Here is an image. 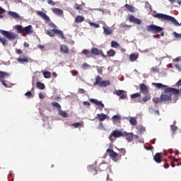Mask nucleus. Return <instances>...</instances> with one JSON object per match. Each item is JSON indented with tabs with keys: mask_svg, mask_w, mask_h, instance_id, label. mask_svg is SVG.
Listing matches in <instances>:
<instances>
[{
	"mask_svg": "<svg viewBox=\"0 0 181 181\" xmlns=\"http://www.w3.org/2000/svg\"><path fill=\"white\" fill-rule=\"evenodd\" d=\"M156 88L164 90V92L160 95V101L165 104H170L172 103V95L177 97L180 94V90L175 88H170L168 86L163 85L160 83H153Z\"/></svg>",
	"mask_w": 181,
	"mask_h": 181,
	"instance_id": "f257e3e1",
	"label": "nucleus"
},
{
	"mask_svg": "<svg viewBox=\"0 0 181 181\" xmlns=\"http://www.w3.org/2000/svg\"><path fill=\"white\" fill-rule=\"evenodd\" d=\"M153 17L157 18V19H160V21H168V22H172V23H173L175 26H180V24L179 23V22H177V21H176V18H175V17L159 13L153 15Z\"/></svg>",
	"mask_w": 181,
	"mask_h": 181,
	"instance_id": "f03ea898",
	"label": "nucleus"
},
{
	"mask_svg": "<svg viewBox=\"0 0 181 181\" xmlns=\"http://www.w3.org/2000/svg\"><path fill=\"white\" fill-rule=\"evenodd\" d=\"M47 35H48V36H49L50 37H54V35H58V36L61 37V39H66V37H64V34H63V32L56 28L47 30Z\"/></svg>",
	"mask_w": 181,
	"mask_h": 181,
	"instance_id": "7ed1b4c3",
	"label": "nucleus"
},
{
	"mask_svg": "<svg viewBox=\"0 0 181 181\" xmlns=\"http://www.w3.org/2000/svg\"><path fill=\"white\" fill-rule=\"evenodd\" d=\"M146 30L147 32H150L151 33H159L163 30V28L160 26L152 24L147 25Z\"/></svg>",
	"mask_w": 181,
	"mask_h": 181,
	"instance_id": "20e7f679",
	"label": "nucleus"
},
{
	"mask_svg": "<svg viewBox=\"0 0 181 181\" xmlns=\"http://www.w3.org/2000/svg\"><path fill=\"white\" fill-rule=\"evenodd\" d=\"M0 33L4 36V37H6L8 40H15L16 37H18V35L15 34L14 33L6 31L4 30H0Z\"/></svg>",
	"mask_w": 181,
	"mask_h": 181,
	"instance_id": "39448f33",
	"label": "nucleus"
},
{
	"mask_svg": "<svg viewBox=\"0 0 181 181\" xmlns=\"http://www.w3.org/2000/svg\"><path fill=\"white\" fill-rule=\"evenodd\" d=\"M124 132L121 130H114L110 135L109 136L110 141H114V138H121V136L124 137Z\"/></svg>",
	"mask_w": 181,
	"mask_h": 181,
	"instance_id": "423d86ee",
	"label": "nucleus"
},
{
	"mask_svg": "<svg viewBox=\"0 0 181 181\" xmlns=\"http://www.w3.org/2000/svg\"><path fill=\"white\" fill-rule=\"evenodd\" d=\"M114 94L119 97V100H127L128 95L127 91L122 90H117L114 92Z\"/></svg>",
	"mask_w": 181,
	"mask_h": 181,
	"instance_id": "0eeeda50",
	"label": "nucleus"
},
{
	"mask_svg": "<svg viewBox=\"0 0 181 181\" xmlns=\"http://www.w3.org/2000/svg\"><path fill=\"white\" fill-rule=\"evenodd\" d=\"M89 101L92 103V104H95V105L98 107V109L100 110V111H103V110H104L105 105L103 103V101H98V100L93 99V98H90Z\"/></svg>",
	"mask_w": 181,
	"mask_h": 181,
	"instance_id": "6e6552de",
	"label": "nucleus"
},
{
	"mask_svg": "<svg viewBox=\"0 0 181 181\" xmlns=\"http://www.w3.org/2000/svg\"><path fill=\"white\" fill-rule=\"evenodd\" d=\"M17 62L21 64H25V63H29V58L26 55L22 54L17 58Z\"/></svg>",
	"mask_w": 181,
	"mask_h": 181,
	"instance_id": "1a4fd4ad",
	"label": "nucleus"
},
{
	"mask_svg": "<svg viewBox=\"0 0 181 181\" xmlns=\"http://www.w3.org/2000/svg\"><path fill=\"white\" fill-rule=\"evenodd\" d=\"M129 21L130 23H134L135 25H141V19L135 18L134 15L129 16Z\"/></svg>",
	"mask_w": 181,
	"mask_h": 181,
	"instance_id": "9d476101",
	"label": "nucleus"
},
{
	"mask_svg": "<svg viewBox=\"0 0 181 181\" xmlns=\"http://www.w3.org/2000/svg\"><path fill=\"white\" fill-rule=\"evenodd\" d=\"M6 76H9V74L0 71V81L2 83L4 87H8V83L4 81V78H5Z\"/></svg>",
	"mask_w": 181,
	"mask_h": 181,
	"instance_id": "9b49d317",
	"label": "nucleus"
},
{
	"mask_svg": "<svg viewBox=\"0 0 181 181\" xmlns=\"http://www.w3.org/2000/svg\"><path fill=\"white\" fill-rule=\"evenodd\" d=\"M33 33V28H32L31 25H29L24 28V33L23 36H26L27 35H32Z\"/></svg>",
	"mask_w": 181,
	"mask_h": 181,
	"instance_id": "f8f14e48",
	"label": "nucleus"
},
{
	"mask_svg": "<svg viewBox=\"0 0 181 181\" xmlns=\"http://www.w3.org/2000/svg\"><path fill=\"white\" fill-rule=\"evenodd\" d=\"M106 153L110 156L113 160L118 156V153H117L114 150L107 148L106 151Z\"/></svg>",
	"mask_w": 181,
	"mask_h": 181,
	"instance_id": "ddd939ff",
	"label": "nucleus"
},
{
	"mask_svg": "<svg viewBox=\"0 0 181 181\" xmlns=\"http://www.w3.org/2000/svg\"><path fill=\"white\" fill-rule=\"evenodd\" d=\"M37 15H39V16H41V18H42V19H44L45 22H50V18L47 16L46 13L43 11H38Z\"/></svg>",
	"mask_w": 181,
	"mask_h": 181,
	"instance_id": "4468645a",
	"label": "nucleus"
},
{
	"mask_svg": "<svg viewBox=\"0 0 181 181\" xmlns=\"http://www.w3.org/2000/svg\"><path fill=\"white\" fill-rule=\"evenodd\" d=\"M162 159H163L162 153H156L153 157V160L156 163H160L162 162Z\"/></svg>",
	"mask_w": 181,
	"mask_h": 181,
	"instance_id": "2eb2a0df",
	"label": "nucleus"
},
{
	"mask_svg": "<svg viewBox=\"0 0 181 181\" xmlns=\"http://www.w3.org/2000/svg\"><path fill=\"white\" fill-rule=\"evenodd\" d=\"M124 136L126 137L127 141H128L129 142H132L133 139H134V134L132 133H128L127 132H124Z\"/></svg>",
	"mask_w": 181,
	"mask_h": 181,
	"instance_id": "dca6fc26",
	"label": "nucleus"
},
{
	"mask_svg": "<svg viewBox=\"0 0 181 181\" xmlns=\"http://www.w3.org/2000/svg\"><path fill=\"white\" fill-rule=\"evenodd\" d=\"M97 117L98 118V120L100 121V122H103L105 119H110V117H108V115H107L104 113L98 114Z\"/></svg>",
	"mask_w": 181,
	"mask_h": 181,
	"instance_id": "f3484780",
	"label": "nucleus"
},
{
	"mask_svg": "<svg viewBox=\"0 0 181 181\" xmlns=\"http://www.w3.org/2000/svg\"><path fill=\"white\" fill-rule=\"evenodd\" d=\"M103 33L106 35V36H108V35H112V29L110 27H103Z\"/></svg>",
	"mask_w": 181,
	"mask_h": 181,
	"instance_id": "a211bd4d",
	"label": "nucleus"
},
{
	"mask_svg": "<svg viewBox=\"0 0 181 181\" xmlns=\"http://www.w3.org/2000/svg\"><path fill=\"white\" fill-rule=\"evenodd\" d=\"M59 50L61 53H64L65 54L69 53V47L66 45H61Z\"/></svg>",
	"mask_w": 181,
	"mask_h": 181,
	"instance_id": "6ab92c4d",
	"label": "nucleus"
},
{
	"mask_svg": "<svg viewBox=\"0 0 181 181\" xmlns=\"http://www.w3.org/2000/svg\"><path fill=\"white\" fill-rule=\"evenodd\" d=\"M140 91L143 94H146L148 93V86L145 83H141L140 85Z\"/></svg>",
	"mask_w": 181,
	"mask_h": 181,
	"instance_id": "aec40b11",
	"label": "nucleus"
},
{
	"mask_svg": "<svg viewBox=\"0 0 181 181\" xmlns=\"http://www.w3.org/2000/svg\"><path fill=\"white\" fill-rule=\"evenodd\" d=\"M139 57V55L138 54V53H132L129 56V60L132 62H136Z\"/></svg>",
	"mask_w": 181,
	"mask_h": 181,
	"instance_id": "412c9836",
	"label": "nucleus"
},
{
	"mask_svg": "<svg viewBox=\"0 0 181 181\" xmlns=\"http://www.w3.org/2000/svg\"><path fill=\"white\" fill-rule=\"evenodd\" d=\"M83 54H85L88 59H90V57H93V52L92 51H90L88 49H83L82 51Z\"/></svg>",
	"mask_w": 181,
	"mask_h": 181,
	"instance_id": "4be33fe9",
	"label": "nucleus"
},
{
	"mask_svg": "<svg viewBox=\"0 0 181 181\" xmlns=\"http://www.w3.org/2000/svg\"><path fill=\"white\" fill-rule=\"evenodd\" d=\"M8 15L10 16H11V18H13V19H19L21 18V16H19V14H18V13L16 12H13V11H8Z\"/></svg>",
	"mask_w": 181,
	"mask_h": 181,
	"instance_id": "5701e85b",
	"label": "nucleus"
},
{
	"mask_svg": "<svg viewBox=\"0 0 181 181\" xmlns=\"http://www.w3.org/2000/svg\"><path fill=\"white\" fill-rule=\"evenodd\" d=\"M92 56H100V53H101V49H99L98 48H92Z\"/></svg>",
	"mask_w": 181,
	"mask_h": 181,
	"instance_id": "b1692460",
	"label": "nucleus"
},
{
	"mask_svg": "<svg viewBox=\"0 0 181 181\" xmlns=\"http://www.w3.org/2000/svg\"><path fill=\"white\" fill-rule=\"evenodd\" d=\"M102 81H103V78H101V76H97L96 78H95V81L93 83V86H100Z\"/></svg>",
	"mask_w": 181,
	"mask_h": 181,
	"instance_id": "393cba45",
	"label": "nucleus"
},
{
	"mask_svg": "<svg viewBox=\"0 0 181 181\" xmlns=\"http://www.w3.org/2000/svg\"><path fill=\"white\" fill-rule=\"evenodd\" d=\"M124 8H126V9H127L128 11H129V12H135V7H134V6L129 5L128 4H126L124 5Z\"/></svg>",
	"mask_w": 181,
	"mask_h": 181,
	"instance_id": "a878e982",
	"label": "nucleus"
},
{
	"mask_svg": "<svg viewBox=\"0 0 181 181\" xmlns=\"http://www.w3.org/2000/svg\"><path fill=\"white\" fill-rule=\"evenodd\" d=\"M84 17L83 16H77L75 18V22L76 23H81V22H84Z\"/></svg>",
	"mask_w": 181,
	"mask_h": 181,
	"instance_id": "bb28decb",
	"label": "nucleus"
},
{
	"mask_svg": "<svg viewBox=\"0 0 181 181\" xmlns=\"http://www.w3.org/2000/svg\"><path fill=\"white\" fill-rule=\"evenodd\" d=\"M16 29L18 31V33H24L25 28L22 27V25H16Z\"/></svg>",
	"mask_w": 181,
	"mask_h": 181,
	"instance_id": "cd10ccee",
	"label": "nucleus"
},
{
	"mask_svg": "<svg viewBox=\"0 0 181 181\" xmlns=\"http://www.w3.org/2000/svg\"><path fill=\"white\" fill-rule=\"evenodd\" d=\"M110 84H111L110 81H102L99 85V87H107V86H110Z\"/></svg>",
	"mask_w": 181,
	"mask_h": 181,
	"instance_id": "c85d7f7f",
	"label": "nucleus"
},
{
	"mask_svg": "<svg viewBox=\"0 0 181 181\" xmlns=\"http://www.w3.org/2000/svg\"><path fill=\"white\" fill-rule=\"evenodd\" d=\"M99 170H101L102 172H104V170H107V168H108V165L105 163H102L99 165Z\"/></svg>",
	"mask_w": 181,
	"mask_h": 181,
	"instance_id": "c756f323",
	"label": "nucleus"
},
{
	"mask_svg": "<svg viewBox=\"0 0 181 181\" xmlns=\"http://www.w3.org/2000/svg\"><path fill=\"white\" fill-rule=\"evenodd\" d=\"M107 54L109 57H114V56H115V52L114 49H110L107 52Z\"/></svg>",
	"mask_w": 181,
	"mask_h": 181,
	"instance_id": "7c9ffc66",
	"label": "nucleus"
},
{
	"mask_svg": "<svg viewBox=\"0 0 181 181\" xmlns=\"http://www.w3.org/2000/svg\"><path fill=\"white\" fill-rule=\"evenodd\" d=\"M52 107H54L55 108H57L58 111L62 110V106L57 102H52Z\"/></svg>",
	"mask_w": 181,
	"mask_h": 181,
	"instance_id": "2f4dec72",
	"label": "nucleus"
},
{
	"mask_svg": "<svg viewBox=\"0 0 181 181\" xmlns=\"http://www.w3.org/2000/svg\"><path fill=\"white\" fill-rule=\"evenodd\" d=\"M54 13H57V15H63V11L60 8H54L53 10Z\"/></svg>",
	"mask_w": 181,
	"mask_h": 181,
	"instance_id": "473e14b6",
	"label": "nucleus"
},
{
	"mask_svg": "<svg viewBox=\"0 0 181 181\" xmlns=\"http://www.w3.org/2000/svg\"><path fill=\"white\" fill-rule=\"evenodd\" d=\"M129 121L131 125L135 126L137 124L136 119L135 117H130Z\"/></svg>",
	"mask_w": 181,
	"mask_h": 181,
	"instance_id": "72a5a7b5",
	"label": "nucleus"
},
{
	"mask_svg": "<svg viewBox=\"0 0 181 181\" xmlns=\"http://www.w3.org/2000/svg\"><path fill=\"white\" fill-rule=\"evenodd\" d=\"M119 44L117 42V41H112L111 42V47H115V49H118L119 47Z\"/></svg>",
	"mask_w": 181,
	"mask_h": 181,
	"instance_id": "f704fd0d",
	"label": "nucleus"
},
{
	"mask_svg": "<svg viewBox=\"0 0 181 181\" xmlns=\"http://www.w3.org/2000/svg\"><path fill=\"white\" fill-rule=\"evenodd\" d=\"M37 87L40 90H45V85L43 84V83H41V82H37Z\"/></svg>",
	"mask_w": 181,
	"mask_h": 181,
	"instance_id": "c9c22d12",
	"label": "nucleus"
},
{
	"mask_svg": "<svg viewBox=\"0 0 181 181\" xmlns=\"http://www.w3.org/2000/svg\"><path fill=\"white\" fill-rule=\"evenodd\" d=\"M59 114L61 115V117H63L64 118H66L67 117V112L62 110V109L59 110Z\"/></svg>",
	"mask_w": 181,
	"mask_h": 181,
	"instance_id": "e433bc0d",
	"label": "nucleus"
},
{
	"mask_svg": "<svg viewBox=\"0 0 181 181\" xmlns=\"http://www.w3.org/2000/svg\"><path fill=\"white\" fill-rule=\"evenodd\" d=\"M113 122H118L121 119V117L119 115H114L112 117Z\"/></svg>",
	"mask_w": 181,
	"mask_h": 181,
	"instance_id": "4c0bfd02",
	"label": "nucleus"
},
{
	"mask_svg": "<svg viewBox=\"0 0 181 181\" xmlns=\"http://www.w3.org/2000/svg\"><path fill=\"white\" fill-rule=\"evenodd\" d=\"M0 42L2 43L4 46H6L8 45V40L5 38H2L0 37Z\"/></svg>",
	"mask_w": 181,
	"mask_h": 181,
	"instance_id": "58836bf2",
	"label": "nucleus"
},
{
	"mask_svg": "<svg viewBox=\"0 0 181 181\" xmlns=\"http://www.w3.org/2000/svg\"><path fill=\"white\" fill-rule=\"evenodd\" d=\"M153 103L155 104H159V103H162V101H160V98H153Z\"/></svg>",
	"mask_w": 181,
	"mask_h": 181,
	"instance_id": "ea45409f",
	"label": "nucleus"
},
{
	"mask_svg": "<svg viewBox=\"0 0 181 181\" xmlns=\"http://www.w3.org/2000/svg\"><path fill=\"white\" fill-rule=\"evenodd\" d=\"M43 76L45 77V78H50L51 77V74L49 71H45L43 73Z\"/></svg>",
	"mask_w": 181,
	"mask_h": 181,
	"instance_id": "a19ab883",
	"label": "nucleus"
},
{
	"mask_svg": "<svg viewBox=\"0 0 181 181\" xmlns=\"http://www.w3.org/2000/svg\"><path fill=\"white\" fill-rule=\"evenodd\" d=\"M89 25H90V26H94V28H100V24H98V23L89 22Z\"/></svg>",
	"mask_w": 181,
	"mask_h": 181,
	"instance_id": "79ce46f5",
	"label": "nucleus"
},
{
	"mask_svg": "<svg viewBox=\"0 0 181 181\" xmlns=\"http://www.w3.org/2000/svg\"><path fill=\"white\" fill-rule=\"evenodd\" d=\"M82 66L84 70H86V69H90V67H91V66L87 63H83L82 64Z\"/></svg>",
	"mask_w": 181,
	"mask_h": 181,
	"instance_id": "37998d69",
	"label": "nucleus"
},
{
	"mask_svg": "<svg viewBox=\"0 0 181 181\" xmlns=\"http://www.w3.org/2000/svg\"><path fill=\"white\" fill-rule=\"evenodd\" d=\"M74 9H76V11H83V8L80 6V4H76L75 6H74Z\"/></svg>",
	"mask_w": 181,
	"mask_h": 181,
	"instance_id": "c03bdc74",
	"label": "nucleus"
},
{
	"mask_svg": "<svg viewBox=\"0 0 181 181\" xmlns=\"http://www.w3.org/2000/svg\"><path fill=\"white\" fill-rule=\"evenodd\" d=\"M141 97V93H134L131 95V98H138Z\"/></svg>",
	"mask_w": 181,
	"mask_h": 181,
	"instance_id": "a18cd8bd",
	"label": "nucleus"
},
{
	"mask_svg": "<svg viewBox=\"0 0 181 181\" xmlns=\"http://www.w3.org/2000/svg\"><path fill=\"white\" fill-rule=\"evenodd\" d=\"M149 100H151L150 95H146V96L143 97L144 103H146V101H149Z\"/></svg>",
	"mask_w": 181,
	"mask_h": 181,
	"instance_id": "49530a36",
	"label": "nucleus"
},
{
	"mask_svg": "<svg viewBox=\"0 0 181 181\" xmlns=\"http://www.w3.org/2000/svg\"><path fill=\"white\" fill-rule=\"evenodd\" d=\"M119 151L123 156L125 155V153H127V151L125 150V148H120L119 149Z\"/></svg>",
	"mask_w": 181,
	"mask_h": 181,
	"instance_id": "de8ad7c7",
	"label": "nucleus"
},
{
	"mask_svg": "<svg viewBox=\"0 0 181 181\" xmlns=\"http://www.w3.org/2000/svg\"><path fill=\"white\" fill-rule=\"evenodd\" d=\"M72 126L74 127V128H78V127H81V123L80 122L74 123Z\"/></svg>",
	"mask_w": 181,
	"mask_h": 181,
	"instance_id": "09e8293b",
	"label": "nucleus"
},
{
	"mask_svg": "<svg viewBox=\"0 0 181 181\" xmlns=\"http://www.w3.org/2000/svg\"><path fill=\"white\" fill-rule=\"evenodd\" d=\"M47 2L49 4V5H52V6L56 5V3L52 0H47Z\"/></svg>",
	"mask_w": 181,
	"mask_h": 181,
	"instance_id": "8fccbe9b",
	"label": "nucleus"
},
{
	"mask_svg": "<svg viewBox=\"0 0 181 181\" xmlns=\"http://www.w3.org/2000/svg\"><path fill=\"white\" fill-rule=\"evenodd\" d=\"M78 93L79 94H86V90L84 89H83V88H78Z\"/></svg>",
	"mask_w": 181,
	"mask_h": 181,
	"instance_id": "3c124183",
	"label": "nucleus"
},
{
	"mask_svg": "<svg viewBox=\"0 0 181 181\" xmlns=\"http://www.w3.org/2000/svg\"><path fill=\"white\" fill-rule=\"evenodd\" d=\"M49 26H50V28H53V29H56V28H57V26L56 25V24L53 23H49Z\"/></svg>",
	"mask_w": 181,
	"mask_h": 181,
	"instance_id": "603ef678",
	"label": "nucleus"
},
{
	"mask_svg": "<svg viewBox=\"0 0 181 181\" xmlns=\"http://www.w3.org/2000/svg\"><path fill=\"white\" fill-rule=\"evenodd\" d=\"M98 129H104V124L102 122H100L98 127Z\"/></svg>",
	"mask_w": 181,
	"mask_h": 181,
	"instance_id": "864d4df0",
	"label": "nucleus"
},
{
	"mask_svg": "<svg viewBox=\"0 0 181 181\" xmlns=\"http://www.w3.org/2000/svg\"><path fill=\"white\" fill-rule=\"evenodd\" d=\"M16 53H17V54H23V51H22L21 49H16Z\"/></svg>",
	"mask_w": 181,
	"mask_h": 181,
	"instance_id": "5fc2aeb1",
	"label": "nucleus"
},
{
	"mask_svg": "<svg viewBox=\"0 0 181 181\" xmlns=\"http://www.w3.org/2000/svg\"><path fill=\"white\" fill-rule=\"evenodd\" d=\"M153 71H155L156 73H158L159 72V68L155 66V67H153L152 69Z\"/></svg>",
	"mask_w": 181,
	"mask_h": 181,
	"instance_id": "6e6d98bb",
	"label": "nucleus"
},
{
	"mask_svg": "<svg viewBox=\"0 0 181 181\" xmlns=\"http://www.w3.org/2000/svg\"><path fill=\"white\" fill-rule=\"evenodd\" d=\"M25 95H26V97H32V92L28 91L25 93Z\"/></svg>",
	"mask_w": 181,
	"mask_h": 181,
	"instance_id": "4d7b16f0",
	"label": "nucleus"
},
{
	"mask_svg": "<svg viewBox=\"0 0 181 181\" xmlns=\"http://www.w3.org/2000/svg\"><path fill=\"white\" fill-rule=\"evenodd\" d=\"M139 131H140L141 134H142V132H145V127H139Z\"/></svg>",
	"mask_w": 181,
	"mask_h": 181,
	"instance_id": "13d9d810",
	"label": "nucleus"
},
{
	"mask_svg": "<svg viewBox=\"0 0 181 181\" xmlns=\"http://www.w3.org/2000/svg\"><path fill=\"white\" fill-rule=\"evenodd\" d=\"M83 105L90 107V104L88 101L83 102Z\"/></svg>",
	"mask_w": 181,
	"mask_h": 181,
	"instance_id": "bf43d9fd",
	"label": "nucleus"
},
{
	"mask_svg": "<svg viewBox=\"0 0 181 181\" xmlns=\"http://www.w3.org/2000/svg\"><path fill=\"white\" fill-rule=\"evenodd\" d=\"M39 97L41 100H43V98H45V95H43V93H40Z\"/></svg>",
	"mask_w": 181,
	"mask_h": 181,
	"instance_id": "052dcab7",
	"label": "nucleus"
},
{
	"mask_svg": "<svg viewBox=\"0 0 181 181\" xmlns=\"http://www.w3.org/2000/svg\"><path fill=\"white\" fill-rule=\"evenodd\" d=\"M169 159H170V160H173V162H178L179 161V160H177V159H176L173 157H171V158L169 157Z\"/></svg>",
	"mask_w": 181,
	"mask_h": 181,
	"instance_id": "680f3d73",
	"label": "nucleus"
},
{
	"mask_svg": "<svg viewBox=\"0 0 181 181\" xmlns=\"http://www.w3.org/2000/svg\"><path fill=\"white\" fill-rule=\"evenodd\" d=\"M100 56H102V57H107V55L104 54V52H103V50H100Z\"/></svg>",
	"mask_w": 181,
	"mask_h": 181,
	"instance_id": "e2e57ef3",
	"label": "nucleus"
},
{
	"mask_svg": "<svg viewBox=\"0 0 181 181\" xmlns=\"http://www.w3.org/2000/svg\"><path fill=\"white\" fill-rule=\"evenodd\" d=\"M37 48L40 49L41 50L45 49V45H37Z\"/></svg>",
	"mask_w": 181,
	"mask_h": 181,
	"instance_id": "0e129e2a",
	"label": "nucleus"
},
{
	"mask_svg": "<svg viewBox=\"0 0 181 181\" xmlns=\"http://www.w3.org/2000/svg\"><path fill=\"white\" fill-rule=\"evenodd\" d=\"M175 68L179 70V71H181V66H180L179 65L177 64H175Z\"/></svg>",
	"mask_w": 181,
	"mask_h": 181,
	"instance_id": "69168bd1",
	"label": "nucleus"
},
{
	"mask_svg": "<svg viewBox=\"0 0 181 181\" xmlns=\"http://www.w3.org/2000/svg\"><path fill=\"white\" fill-rule=\"evenodd\" d=\"M0 13H5V9L0 6Z\"/></svg>",
	"mask_w": 181,
	"mask_h": 181,
	"instance_id": "338daca9",
	"label": "nucleus"
},
{
	"mask_svg": "<svg viewBox=\"0 0 181 181\" xmlns=\"http://www.w3.org/2000/svg\"><path fill=\"white\" fill-rule=\"evenodd\" d=\"M176 86H177L178 87L181 86V79L176 83Z\"/></svg>",
	"mask_w": 181,
	"mask_h": 181,
	"instance_id": "774afa93",
	"label": "nucleus"
}]
</instances>
